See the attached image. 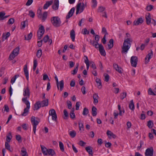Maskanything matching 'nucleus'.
Masks as SVG:
<instances>
[{
    "label": "nucleus",
    "mask_w": 156,
    "mask_h": 156,
    "mask_svg": "<svg viewBox=\"0 0 156 156\" xmlns=\"http://www.w3.org/2000/svg\"><path fill=\"white\" fill-rule=\"evenodd\" d=\"M23 95L25 97L22 99V101L26 105L27 107L24 109L23 112L21 115L23 116H26L28 113L30 107V103L27 100L30 96V90L28 86L24 89Z\"/></svg>",
    "instance_id": "obj_1"
},
{
    "label": "nucleus",
    "mask_w": 156,
    "mask_h": 156,
    "mask_svg": "<svg viewBox=\"0 0 156 156\" xmlns=\"http://www.w3.org/2000/svg\"><path fill=\"white\" fill-rule=\"evenodd\" d=\"M126 39L125 38L124 41L123 45L122 48V50L121 52L122 53L126 54L128 51L131 45L130 42H132L133 40L132 38H130V35L129 33H126Z\"/></svg>",
    "instance_id": "obj_2"
},
{
    "label": "nucleus",
    "mask_w": 156,
    "mask_h": 156,
    "mask_svg": "<svg viewBox=\"0 0 156 156\" xmlns=\"http://www.w3.org/2000/svg\"><path fill=\"white\" fill-rule=\"evenodd\" d=\"M51 21L52 25L55 27L61 26V22L60 18L58 16H53L51 18Z\"/></svg>",
    "instance_id": "obj_3"
},
{
    "label": "nucleus",
    "mask_w": 156,
    "mask_h": 156,
    "mask_svg": "<svg viewBox=\"0 0 156 156\" xmlns=\"http://www.w3.org/2000/svg\"><path fill=\"white\" fill-rule=\"evenodd\" d=\"M35 117L32 116L31 119V122L33 126V131L34 134H35L36 133L37 126L40 122V119H39L37 118L36 119H37V120H35Z\"/></svg>",
    "instance_id": "obj_4"
},
{
    "label": "nucleus",
    "mask_w": 156,
    "mask_h": 156,
    "mask_svg": "<svg viewBox=\"0 0 156 156\" xmlns=\"http://www.w3.org/2000/svg\"><path fill=\"white\" fill-rule=\"evenodd\" d=\"M49 115L52 116V120L57 121V115L55 110L54 109H51L49 112Z\"/></svg>",
    "instance_id": "obj_5"
},
{
    "label": "nucleus",
    "mask_w": 156,
    "mask_h": 156,
    "mask_svg": "<svg viewBox=\"0 0 156 156\" xmlns=\"http://www.w3.org/2000/svg\"><path fill=\"white\" fill-rule=\"evenodd\" d=\"M138 61V58L136 56H132L130 59V62L132 66L136 67Z\"/></svg>",
    "instance_id": "obj_6"
},
{
    "label": "nucleus",
    "mask_w": 156,
    "mask_h": 156,
    "mask_svg": "<svg viewBox=\"0 0 156 156\" xmlns=\"http://www.w3.org/2000/svg\"><path fill=\"white\" fill-rule=\"evenodd\" d=\"M153 154L154 149L152 147L147 148L145 153V156H153Z\"/></svg>",
    "instance_id": "obj_7"
},
{
    "label": "nucleus",
    "mask_w": 156,
    "mask_h": 156,
    "mask_svg": "<svg viewBox=\"0 0 156 156\" xmlns=\"http://www.w3.org/2000/svg\"><path fill=\"white\" fill-rule=\"evenodd\" d=\"M153 53L152 50H150V52L149 53L146 55L145 58V63H147L149 61L150 59L151 58V57L153 56Z\"/></svg>",
    "instance_id": "obj_8"
},
{
    "label": "nucleus",
    "mask_w": 156,
    "mask_h": 156,
    "mask_svg": "<svg viewBox=\"0 0 156 156\" xmlns=\"http://www.w3.org/2000/svg\"><path fill=\"white\" fill-rule=\"evenodd\" d=\"M99 50L100 53L101 55L105 56L106 55V53L104 47L101 44L99 45Z\"/></svg>",
    "instance_id": "obj_9"
},
{
    "label": "nucleus",
    "mask_w": 156,
    "mask_h": 156,
    "mask_svg": "<svg viewBox=\"0 0 156 156\" xmlns=\"http://www.w3.org/2000/svg\"><path fill=\"white\" fill-rule=\"evenodd\" d=\"M146 22L147 24L149 25L151 23V16L150 13H147L145 16Z\"/></svg>",
    "instance_id": "obj_10"
},
{
    "label": "nucleus",
    "mask_w": 156,
    "mask_h": 156,
    "mask_svg": "<svg viewBox=\"0 0 156 156\" xmlns=\"http://www.w3.org/2000/svg\"><path fill=\"white\" fill-rule=\"evenodd\" d=\"M48 16V12H44L43 14L41 16V17L38 18L41 20V21L44 22L45 21L47 18Z\"/></svg>",
    "instance_id": "obj_11"
},
{
    "label": "nucleus",
    "mask_w": 156,
    "mask_h": 156,
    "mask_svg": "<svg viewBox=\"0 0 156 156\" xmlns=\"http://www.w3.org/2000/svg\"><path fill=\"white\" fill-rule=\"evenodd\" d=\"M75 8L74 7H73L70 10L67 15L66 16V18L67 19H69L70 17L73 16L75 11Z\"/></svg>",
    "instance_id": "obj_12"
},
{
    "label": "nucleus",
    "mask_w": 156,
    "mask_h": 156,
    "mask_svg": "<svg viewBox=\"0 0 156 156\" xmlns=\"http://www.w3.org/2000/svg\"><path fill=\"white\" fill-rule=\"evenodd\" d=\"M144 21L142 18L140 17L137 20H135L133 22V25H138L139 24H142Z\"/></svg>",
    "instance_id": "obj_13"
},
{
    "label": "nucleus",
    "mask_w": 156,
    "mask_h": 156,
    "mask_svg": "<svg viewBox=\"0 0 156 156\" xmlns=\"http://www.w3.org/2000/svg\"><path fill=\"white\" fill-rule=\"evenodd\" d=\"M59 1L58 0H55L54 5H52V8L55 10H57L58 9Z\"/></svg>",
    "instance_id": "obj_14"
},
{
    "label": "nucleus",
    "mask_w": 156,
    "mask_h": 156,
    "mask_svg": "<svg viewBox=\"0 0 156 156\" xmlns=\"http://www.w3.org/2000/svg\"><path fill=\"white\" fill-rule=\"evenodd\" d=\"M113 67L119 73H122V68L120 67L118 64H113Z\"/></svg>",
    "instance_id": "obj_15"
},
{
    "label": "nucleus",
    "mask_w": 156,
    "mask_h": 156,
    "mask_svg": "<svg viewBox=\"0 0 156 156\" xmlns=\"http://www.w3.org/2000/svg\"><path fill=\"white\" fill-rule=\"evenodd\" d=\"M23 71L24 74L26 76L27 79L28 80L29 79V73L27 70V65H25L23 69Z\"/></svg>",
    "instance_id": "obj_16"
},
{
    "label": "nucleus",
    "mask_w": 156,
    "mask_h": 156,
    "mask_svg": "<svg viewBox=\"0 0 156 156\" xmlns=\"http://www.w3.org/2000/svg\"><path fill=\"white\" fill-rule=\"evenodd\" d=\"M42 107L41 102L38 101L34 105V110H38L41 107Z\"/></svg>",
    "instance_id": "obj_17"
},
{
    "label": "nucleus",
    "mask_w": 156,
    "mask_h": 156,
    "mask_svg": "<svg viewBox=\"0 0 156 156\" xmlns=\"http://www.w3.org/2000/svg\"><path fill=\"white\" fill-rule=\"evenodd\" d=\"M93 98L94 99V103L95 104H97L98 102V99H99V97L97 94L95 93L93 94Z\"/></svg>",
    "instance_id": "obj_18"
},
{
    "label": "nucleus",
    "mask_w": 156,
    "mask_h": 156,
    "mask_svg": "<svg viewBox=\"0 0 156 156\" xmlns=\"http://www.w3.org/2000/svg\"><path fill=\"white\" fill-rule=\"evenodd\" d=\"M42 152L43 154L45 155L48 154V149H47L44 146L41 145Z\"/></svg>",
    "instance_id": "obj_19"
},
{
    "label": "nucleus",
    "mask_w": 156,
    "mask_h": 156,
    "mask_svg": "<svg viewBox=\"0 0 156 156\" xmlns=\"http://www.w3.org/2000/svg\"><path fill=\"white\" fill-rule=\"evenodd\" d=\"M95 81L97 83L98 88L99 89H101L102 87V85L101 80L99 78H97Z\"/></svg>",
    "instance_id": "obj_20"
},
{
    "label": "nucleus",
    "mask_w": 156,
    "mask_h": 156,
    "mask_svg": "<svg viewBox=\"0 0 156 156\" xmlns=\"http://www.w3.org/2000/svg\"><path fill=\"white\" fill-rule=\"evenodd\" d=\"M52 3L53 2L52 1H50L46 2L43 7V9H47L49 6L52 4Z\"/></svg>",
    "instance_id": "obj_21"
},
{
    "label": "nucleus",
    "mask_w": 156,
    "mask_h": 156,
    "mask_svg": "<svg viewBox=\"0 0 156 156\" xmlns=\"http://www.w3.org/2000/svg\"><path fill=\"white\" fill-rule=\"evenodd\" d=\"M70 35L72 41H75V33L73 30H72L71 31Z\"/></svg>",
    "instance_id": "obj_22"
},
{
    "label": "nucleus",
    "mask_w": 156,
    "mask_h": 156,
    "mask_svg": "<svg viewBox=\"0 0 156 156\" xmlns=\"http://www.w3.org/2000/svg\"><path fill=\"white\" fill-rule=\"evenodd\" d=\"M109 49H111L113 46V40L112 39H110L108 44Z\"/></svg>",
    "instance_id": "obj_23"
},
{
    "label": "nucleus",
    "mask_w": 156,
    "mask_h": 156,
    "mask_svg": "<svg viewBox=\"0 0 156 156\" xmlns=\"http://www.w3.org/2000/svg\"><path fill=\"white\" fill-rule=\"evenodd\" d=\"M41 103L42 107L47 106L48 104V99L44 100Z\"/></svg>",
    "instance_id": "obj_24"
},
{
    "label": "nucleus",
    "mask_w": 156,
    "mask_h": 156,
    "mask_svg": "<svg viewBox=\"0 0 156 156\" xmlns=\"http://www.w3.org/2000/svg\"><path fill=\"white\" fill-rule=\"evenodd\" d=\"M97 108L94 106L92 108V114L93 116H96L97 115Z\"/></svg>",
    "instance_id": "obj_25"
},
{
    "label": "nucleus",
    "mask_w": 156,
    "mask_h": 156,
    "mask_svg": "<svg viewBox=\"0 0 156 156\" xmlns=\"http://www.w3.org/2000/svg\"><path fill=\"white\" fill-rule=\"evenodd\" d=\"M91 147L90 146H88L85 148V149L89 154L91 155V156H93L92 150L91 149Z\"/></svg>",
    "instance_id": "obj_26"
},
{
    "label": "nucleus",
    "mask_w": 156,
    "mask_h": 156,
    "mask_svg": "<svg viewBox=\"0 0 156 156\" xmlns=\"http://www.w3.org/2000/svg\"><path fill=\"white\" fill-rule=\"evenodd\" d=\"M12 138V136L11 134V133L10 132L8 134V135L6 136V142H9L11 140Z\"/></svg>",
    "instance_id": "obj_27"
},
{
    "label": "nucleus",
    "mask_w": 156,
    "mask_h": 156,
    "mask_svg": "<svg viewBox=\"0 0 156 156\" xmlns=\"http://www.w3.org/2000/svg\"><path fill=\"white\" fill-rule=\"evenodd\" d=\"M48 154L51 156H56L55 151L51 149H48Z\"/></svg>",
    "instance_id": "obj_28"
},
{
    "label": "nucleus",
    "mask_w": 156,
    "mask_h": 156,
    "mask_svg": "<svg viewBox=\"0 0 156 156\" xmlns=\"http://www.w3.org/2000/svg\"><path fill=\"white\" fill-rule=\"evenodd\" d=\"M64 85V82L63 80H62L58 82V86H59L60 90L62 91Z\"/></svg>",
    "instance_id": "obj_29"
},
{
    "label": "nucleus",
    "mask_w": 156,
    "mask_h": 156,
    "mask_svg": "<svg viewBox=\"0 0 156 156\" xmlns=\"http://www.w3.org/2000/svg\"><path fill=\"white\" fill-rule=\"evenodd\" d=\"M21 152V154L22 156H28L26 149L24 147H23L22 148Z\"/></svg>",
    "instance_id": "obj_30"
},
{
    "label": "nucleus",
    "mask_w": 156,
    "mask_h": 156,
    "mask_svg": "<svg viewBox=\"0 0 156 156\" xmlns=\"http://www.w3.org/2000/svg\"><path fill=\"white\" fill-rule=\"evenodd\" d=\"M5 147L6 149L8 150L9 151L12 152V149L10 148V146L8 142H5Z\"/></svg>",
    "instance_id": "obj_31"
},
{
    "label": "nucleus",
    "mask_w": 156,
    "mask_h": 156,
    "mask_svg": "<svg viewBox=\"0 0 156 156\" xmlns=\"http://www.w3.org/2000/svg\"><path fill=\"white\" fill-rule=\"evenodd\" d=\"M10 34L9 32H7L5 35L3 34L2 36V41H4V40L6 39L10 36Z\"/></svg>",
    "instance_id": "obj_32"
},
{
    "label": "nucleus",
    "mask_w": 156,
    "mask_h": 156,
    "mask_svg": "<svg viewBox=\"0 0 156 156\" xmlns=\"http://www.w3.org/2000/svg\"><path fill=\"white\" fill-rule=\"evenodd\" d=\"M19 47H17L13 49L12 52V54H14L15 55L17 56L19 54Z\"/></svg>",
    "instance_id": "obj_33"
},
{
    "label": "nucleus",
    "mask_w": 156,
    "mask_h": 156,
    "mask_svg": "<svg viewBox=\"0 0 156 156\" xmlns=\"http://www.w3.org/2000/svg\"><path fill=\"white\" fill-rule=\"evenodd\" d=\"M129 107L131 110H134V105L133 100H131L130 103L129 105Z\"/></svg>",
    "instance_id": "obj_34"
},
{
    "label": "nucleus",
    "mask_w": 156,
    "mask_h": 156,
    "mask_svg": "<svg viewBox=\"0 0 156 156\" xmlns=\"http://www.w3.org/2000/svg\"><path fill=\"white\" fill-rule=\"evenodd\" d=\"M37 31H39L40 33H41V34H44L45 31V30L43 26H41L40 27Z\"/></svg>",
    "instance_id": "obj_35"
},
{
    "label": "nucleus",
    "mask_w": 156,
    "mask_h": 156,
    "mask_svg": "<svg viewBox=\"0 0 156 156\" xmlns=\"http://www.w3.org/2000/svg\"><path fill=\"white\" fill-rule=\"evenodd\" d=\"M78 66H79V65L78 64L76 67L75 68L74 70H73V71H72L71 72V74L73 75H74L76 74L77 73L78 69Z\"/></svg>",
    "instance_id": "obj_36"
},
{
    "label": "nucleus",
    "mask_w": 156,
    "mask_h": 156,
    "mask_svg": "<svg viewBox=\"0 0 156 156\" xmlns=\"http://www.w3.org/2000/svg\"><path fill=\"white\" fill-rule=\"evenodd\" d=\"M19 76V74H17L15 75L14 77H13L11 79V83L12 84L13 83L15 82L16 78Z\"/></svg>",
    "instance_id": "obj_37"
},
{
    "label": "nucleus",
    "mask_w": 156,
    "mask_h": 156,
    "mask_svg": "<svg viewBox=\"0 0 156 156\" xmlns=\"http://www.w3.org/2000/svg\"><path fill=\"white\" fill-rule=\"evenodd\" d=\"M32 34L31 32H30L28 35L27 37L25 36V39L27 40H30L32 37Z\"/></svg>",
    "instance_id": "obj_38"
},
{
    "label": "nucleus",
    "mask_w": 156,
    "mask_h": 156,
    "mask_svg": "<svg viewBox=\"0 0 156 156\" xmlns=\"http://www.w3.org/2000/svg\"><path fill=\"white\" fill-rule=\"evenodd\" d=\"M69 134L72 138H74L76 136V133L75 131L73 130L69 132Z\"/></svg>",
    "instance_id": "obj_39"
},
{
    "label": "nucleus",
    "mask_w": 156,
    "mask_h": 156,
    "mask_svg": "<svg viewBox=\"0 0 156 156\" xmlns=\"http://www.w3.org/2000/svg\"><path fill=\"white\" fill-rule=\"evenodd\" d=\"M86 6V4L85 5L83 3H81L80 7V13L82 12L83 11L85 7Z\"/></svg>",
    "instance_id": "obj_40"
},
{
    "label": "nucleus",
    "mask_w": 156,
    "mask_h": 156,
    "mask_svg": "<svg viewBox=\"0 0 156 156\" xmlns=\"http://www.w3.org/2000/svg\"><path fill=\"white\" fill-rule=\"evenodd\" d=\"M42 53V50L40 49L37 51L36 55L38 58H40L41 56Z\"/></svg>",
    "instance_id": "obj_41"
},
{
    "label": "nucleus",
    "mask_w": 156,
    "mask_h": 156,
    "mask_svg": "<svg viewBox=\"0 0 156 156\" xmlns=\"http://www.w3.org/2000/svg\"><path fill=\"white\" fill-rule=\"evenodd\" d=\"M153 123L152 121L149 120L147 122V126L149 128H151L153 127Z\"/></svg>",
    "instance_id": "obj_42"
},
{
    "label": "nucleus",
    "mask_w": 156,
    "mask_h": 156,
    "mask_svg": "<svg viewBox=\"0 0 156 156\" xmlns=\"http://www.w3.org/2000/svg\"><path fill=\"white\" fill-rule=\"evenodd\" d=\"M28 15L30 17L32 18H34L35 16L34 13L31 10L29 11V13Z\"/></svg>",
    "instance_id": "obj_43"
},
{
    "label": "nucleus",
    "mask_w": 156,
    "mask_h": 156,
    "mask_svg": "<svg viewBox=\"0 0 156 156\" xmlns=\"http://www.w3.org/2000/svg\"><path fill=\"white\" fill-rule=\"evenodd\" d=\"M88 113L89 111L88 109L86 108H84L83 112V115H86Z\"/></svg>",
    "instance_id": "obj_44"
},
{
    "label": "nucleus",
    "mask_w": 156,
    "mask_h": 156,
    "mask_svg": "<svg viewBox=\"0 0 156 156\" xmlns=\"http://www.w3.org/2000/svg\"><path fill=\"white\" fill-rule=\"evenodd\" d=\"M92 7L93 8H95L97 5V2L96 0H92Z\"/></svg>",
    "instance_id": "obj_45"
},
{
    "label": "nucleus",
    "mask_w": 156,
    "mask_h": 156,
    "mask_svg": "<svg viewBox=\"0 0 156 156\" xmlns=\"http://www.w3.org/2000/svg\"><path fill=\"white\" fill-rule=\"evenodd\" d=\"M126 96L127 93L126 92H123L120 94V99L122 100H123L126 97Z\"/></svg>",
    "instance_id": "obj_46"
},
{
    "label": "nucleus",
    "mask_w": 156,
    "mask_h": 156,
    "mask_svg": "<svg viewBox=\"0 0 156 156\" xmlns=\"http://www.w3.org/2000/svg\"><path fill=\"white\" fill-rule=\"evenodd\" d=\"M105 9V7L101 6L98 7V11L99 12H102L104 11Z\"/></svg>",
    "instance_id": "obj_47"
},
{
    "label": "nucleus",
    "mask_w": 156,
    "mask_h": 156,
    "mask_svg": "<svg viewBox=\"0 0 156 156\" xmlns=\"http://www.w3.org/2000/svg\"><path fill=\"white\" fill-rule=\"evenodd\" d=\"M59 146L60 150L62 151H64V145L63 143L59 141Z\"/></svg>",
    "instance_id": "obj_48"
},
{
    "label": "nucleus",
    "mask_w": 156,
    "mask_h": 156,
    "mask_svg": "<svg viewBox=\"0 0 156 156\" xmlns=\"http://www.w3.org/2000/svg\"><path fill=\"white\" fill-rule=\"evenodd\" d=\"M37 61L36 59H34V66L33 68V70L35 71L36 68L37 66Z\"/></svg>",
    "instance_id": "obj_49"
},
{
    "label": "nucleus",
    "mask_w": 156,
    "mask_h": 156,
    "mask_svg": "<svg viewBox=\"0 0 156 156\" xmlns=\"http://www.w3.org/2000/svg\"><path fill=\"white\" fill-rule=\"evenodd\" d=\"M81 4V3H78L76 7V14L77 15L79 13V11L80 10V5Z\"/></svg>",
    "instance_id": "obj_50"
},
{
    "label": "nucleus",
    "mask_w": 156,
    "mask_h": 156,
    "mask_svg": "<svg viewBox=\"0 0 156 156\" xmlns=\"http://www.w3.org/2000/svg\"><path fill=\"white\" fill-rule=\"evenodd\" d=\"M5 15V13L3 12H0V20H4V17Z\"/></svg>",
    "instance_id": "obj_51"
},
{
    "label": "nucleus",
    "mask_w": 156,
    "mask_h": 156,
    "mask_svg": "<svg viewBox=\"0 0 156 156\" xmlns=\"http://www.w3.org/2000/svg\"><path fill=\"white\" fill-rule=\"evenodd\" d=\"M153 8V6L151 5L147 6L146 8L147 10L148 11H151Z\"/></svg>",
    "instance_id": "obj_52"
},
{
    "label": "nucleus",
    "mask_w": 156,
    "mask_h": 156,
    "mask_svg": "<svg viewBox=\"0 0 156 156\" xmlns=\"http://www.w3.org/2000/svg\"><path fill=\"white\" fill-rule=\"evenodd\" d=\"M148 93L149 95H153L154 96L156 95V94L153 92L151 88H149V89L148 90Z\"/></svg>",
    "instance_id": "obj_53"
},
{
    "label": "nucleus",
    "mask_w": 156,
    "mask_h": 156,
    "mask_svg": "<svg viewBox=\"0 0 156 156\" xmlns=\"http://www.w3.org/2000/svg\"><path fill=\"white\" fill-rule=\"evenodd\" d=\"M82 33L84 35L88 34H89V31L87 30L86 28H84L83 29Z\"/></svg>",
    "instance_id": "obj_54"
},
{
    "label": "nucleus",
    "mask_w": 156,
    "mask_h": 156,
    "mask_svg": "<svg viewBox=\"0 0 156 156\" xmlns=\"http://www.w3.org/2000/svg\"><path fill=\"white\" fill-rule=\"evenodd\" d=\"M104 76H105V81L106 82H108L109 79V76L108 74H104Z\"/></svg>",
    "instance_id": "obj_55"
},
{
    "label": "nucleus",
    "mask_w": 156,
    "mask_h": 156,
    "mask_svg": "<svg viewBox=\"0 0 156 156\" xmlns=\"http://www.w3.org/2000/svg\"><path fill=\"white\" fill-rule=\"evenodd\" d=\"M64 114L65 116V117H64V119H67L68 116V113L66 109H64L63 111Z\"/></svg>",
    "instance_id": "obj_56"
},
{
    "label": "nucleus",
    "mask_w": 156,
    "mask_h": 156,
    "mask_svg": "<svg viewBox=\"0 0 156 156\" xmlns=\"http://www.w3.org/2000/svg\"><path fill=\"white\" fill-rule=\"evenodd\" d=\"M16 56L14 54H12V52L11 54L10 55L9 57V60H12L13 58H14Z\"/></svg>",
    "instance_id": "obj_57"
},
{
    "label": "nucleus",
    "mask_w": 156,
    "mask_h": 156,
    "mask_svg": "<svg viewBox=\"0 0 156 156\" xmlns=\"http://www.w3.org/2000/svg\"><path fill=\"white\" fill-rule=\"evenodd\" d=\"M68 108L69 109H70L72 108V104L71 102L69 101H67L66 102Z\"/></svg>",
    "instance_id": "obj_58"
},
{
    "label": "nucleus",
    "mask_w": 156,
    "mask_h": 156,
    "mask_svg": "<svg viewBox=\"0 0 156 156\" xmlns=\"http://www.w3.org/2000/svg\"><path fill=\"white\" fill-rule=\"evenodd\" d=\"M16 139L19 142H21V137L19 135H18L16 136Z\"/></svg>",
    "instance_id": "obj_59"
},
{
    "label": "nucleus",
    "mask_w": 156,
    "mask_h": 156,
    "mask_svg": "<svg viewBox=\"0 0 156 156\" xmlns=\"http://www.w3.org/2000/svg\"><path fill=\"white\" fill-rule=\"evenodd\" d=\"M100 36L98 35H95L94 40L96 42H98L99 41Z\"/></svg>",
    "instance_id": "obj_60"
},
{
    "label": "nucleus",
    "mask_w": 156,
    "mask_h": 156,
    "mask_svg": "<svg viewBox=\"0 0 156 156\" xmlns=\"http://www.w3.org/2000/svg\"><path fill=\"white\" fill-rule=\"evenodd\" d=\"M78 144L81 146H84L86 144V143L83 141L81 140L79 141Z\"/></svg>",
    "instance_id": "obj_61"
},
{
    "label": "nucleus",
    "mask_w": 156,
    "mask_h": 156,
    "mask_svg": "<svg viewBox=\"0 0 156 156\" xmlns=\"http://www.w3.org/2000/svg\"><path fill=\"white\" fill-rule=\"evenodd\" d=\"M14 22V19L13 18H10L8 20V23L9 24H12Z\"/></svg>",
    "instance_id": "obj_62"
},
{
    "label": "nucleus",
    "mask_w": 156,
    "mask_h": 156,
    "mask_svg": "<svg viewBox=\"0 0 156 156\" xmlns=\"http://www.w3.org/2000/svg\"><path fill=\"white\" fill-rule=\"evenodd\" d=\"M22 126L23 129L25 130H27V129L28 126V124L25 123L23 124L22 125Z\"/></svg>",
    "instance_id": "obj_63"
},
{
    "label": "nucleus",
    "mask_w": 156,
    "mask_h": 156,
    "mask_svg": "<svg viewBox=\"0 0 156 156\" xmlns=\"http://www.w3.org/2000/svg\"><path fill=\"white\" fill-rule=\"evenodd\" d=\"M4 111H6L7 112H8L9 111V108L7 105H5L4 106Z\"/></svg>",
    "instance_id": "obj_64"
}]
</instances>
